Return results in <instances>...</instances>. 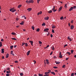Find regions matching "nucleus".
Wrapping results in <instances>:
<instances>
[{
  "mask_svg": "<svg viewBox=\"0 0 76 76\" xmlns=\"http://www.w3.org/2000/svg\"><path fill=\"white\" fill-rule=\"evenodd\" d=\"M15 63H18V61H15Z\"/></svg>",
  "mask_w": 76,
  "mask_h": 76,
  "instance_id": "55",
  "label": "nucleus"
},
{
  "mask_svg": "<svg viewBox=\"0 0 76 76\" xmlns=\"http://www.w3.org/2000/svg\"><path fill=\"white\" fill-rule=\"evenodd\" d=\"M53 68L54 69H57L58 68V67L57 66H54Z\"/></svg>",
  "mask_w": 76,
  "mask_h": 76,
  "instance_id": "41",
  "label": "nucleus"
},
{
  "mask_svg": "<svg viewBox=\"0 0 76 76\" xmlns=\"http://www.w3.org/2000/svg\"><path fill=\"white\" fill-rule=\"evenodd\" d=\"M10 11L11 12H12V13H13L14 12H16V10L15 9V7H13L12 8L10 9Z\"/></svg>",
  "mask_w": 76,
  "mask_h": 76,
  "instance_id": "1",
  "label": "nucleus"
},
{
  "mask_svg": "<svg viewBox=\"0 0 76 76\" xmlns=\"http://www.w3.org/2000/svg\"><path fill=\"white\" fill-rule=\"evenodd\" d=\"M59 58H62L63 57L62 55H59Z\"/></svg>",
  "mask_w": 76,
  "mask_h": 76,
  "instance_id": "28",
  "label": "nucleus"
},
{
  "mask_svg": "<svg viewBox=\"0 0 76 76\" xmlns=\"http://www.w3.org/2000/svg\"><path fill=\"white\" fill-rule=\"evenodd\" d=\"M66 46H67V44H66V45H65L64 46V47H66Z\"/></svg>",
  "mask_w": 76,
  "mask_h": 76,
  "instance_id": "45",
  "label": "nucleus"
},
{
  "mask_svg": "<svg viewBox=\"0 0 76 76\" xmlns=\"http://www.w3.org/2000/svg\"><path fill=\"white\" fill-rule=\"evenodd\" d=\"M6 58H8L9 57V54L7 53L6 55Z\"/></svg>",
  "mask_w": 76,
  "mask_h": 76,
  "instance_id": "22",
  "label": "nucleus"
},
{
  "mask_svg": "<svg viewBox=\"0 0 76 76\" xmlns=\"http://www.w3.org/2000/svg\"><path fill=\"white\" fill-rule=\"evenodd\" d=\"M18 20H19V19L18 18H16V20L18 21Z\"/></svg>",
  "mask_w": 76,
  "mask_h": 76,
  "instance_id": "59",
  "label": "nucleus"
},
{
  "mask_svg": "<svg viewBox=\"0 0 76 76\" xmlns=\"http://www.w3.org/2000/svg\"><path fill=\"white\" fill-rule=\"evenodd\" d=\"M64 7H67V4H66L65 5V6H64Z\"/></svg>",
  "mask_w": 76,
  "mask_h": 76,
  "instance_id": "54",
  "label": "nucleus"
},
{
  "mask_svg": "<svg viewBox=\"0 0 76 76\" xmlns=\"http://www.w3.org/2000/svg\"><path fill=\"white\" fill-rule=\"evenodd\" d=\"M73 51H74V50H71V53L72 54H73Z\"/></svg>",
  "mask_w": 76,
  "mask_h": 76,
  "instance_id": "43",
  "label": "nucleus"
},
{
  "mask_svg": "<svg viewBox=\"0 0 76 76\" xmlns=\"http://www.w3.org/2000/svg\"><path fill=\"white\" fill-rule=\"evenodd\" d=\"M50 36H51V38H52L53 37V34H50Z\"/></svg>",
  "mask_w": 76,
  "mask_h": 76,
  "instance_id": "52",
  "label": "nucleus"
},
{
  "mask_svg": "<svg viewBox=\"0 0 76 76\" xmlns=\"http://www.w3.org/2000/svg\"><path fill=\"white\" fill-rule=\"evenodd\" d=\"M24 23V22L22 21L21 23H20V25H23Z\"/></svg>",
  "mask_w": 76,
  "mask_h": 76,
  "instance_id": "19",
  "label": "nucleus"
},
{
  "mask_svg": "<svg viewBox=\"0 0 76 76\" xmlns=\"http://www.w3.org/2000/svg\"><path fill=\"white\" fill-rule=\"evenodd\" d=\"M6 76H10V74H7L6 75Z\"/></svg>",
  "mask_w": 76,
  "mask_h": 76,
  "instance_id": "46",
  "label": "nucleus"
},
{
  "mask_svg": "<svg viewBox=\"0 0 76 76\" xmlns=\"http://www.w3.org/2000/svg\"><path fill=\"white\" fill-rule=\"evenodd\" d=\"M11 39H12V40H17V39H16V38H11Z\"/></svg>",
  "mask_w": 76,
  "mask_h": 76,
  "instance_id": "29",
  "label": "nucleus"
},
{
  "mask_svg": "<svg viewBox=\"0 0 76 76\" xmlns=\"http://www.w3.org/2000/svg\"><path fill=\"white\" fill-rule=\"evenodd\" d=\"M65 65H64L62 67L63 68H64L65 67Z\"/></svg>",
  "mask_w": 76,
  "mask_h": 76,
  "instance_id": "47",
  "label": "nucleus"
},
{
  "mask_svg": "<svg viewBox=\"0 0 76 76\" xmlns=\"http://www.w3.org/2000/svg\"><path fill=\"white\" fill-rule=\"evenodd\" d=\"M36 31H37V32H39V28H37L36 30Z\"/></svg>",
  "mask_w": 76,
  "mask_h": 76,
  "instance_id": "34",
  "label": "nucleus"
},
{
  "mask_svg": "<svg viewBox=\"0 0 76 76\" xmlns=\"http://www.w3.org/2000/svg\"><path fill=\"white\" fill-rule=\"evenodd\" d=\"M33 61L34 62V64H35L36 63V61H35L34 60Z\"/></svg>",
  "mask_w": 76,
  "mask_h": 76,
  "instance_id": "50",
  "label": "nucleus"
},
{
  "mask_svg": "<svg viewBox=\"0 0 76 76\" xmlns=\"http://www.w3.org/2000/svg\"><path fill=\"white\" fill-rule=\"evenodd\" d=\"M11 54L13 56H15V54H13V52L12 50L11 51Z\"/></svg>",
  "mask_w": 76,
  "mask_h": 76,
  "instance_id": "6",
  "label": "nucleus"
},
{
  "mask_svg": "<svg viewBox=\"0 0 76 76\" xmlns=\"http://www.w3.org/2000/svg\"><path fill=\"white\" fill-rule=\"evenodd\" d=\"M42 26H45V23H43L42 24Z\"/></svg>",
  "mask_w": 76,
  "mask_h": 76,
  "instance_id": "26",
  "label": "nucleus"
},
{
  "mask_svg": "<svg viewBox=\"0 0 76 76\" xmlns=\"http://www.w3.org/2000/svg\"><path fill=\"white\" fill-rule=\"evenodd\" d=\"M7 70H10V68H8L7 69Z\"/></svg>",
  "mask_w": 76,
  "mask_h": 76,
  "instance_id": "56",
  "label": "nucleus"
},
{
  "mask_svg": "<svg viewBox=\"0 0 76 76\" xmlns=\"http://www.w3.org/2000/svg\"><path fill=\"white\" fill-rule=\"evenodd\" d=\"M71 23H73V20H72L71 21Z\"/></svg>",
  "mask_w": 76,
  "mask_h": 76,
  "instance_id": "53",
  "label": "nucleus"
},
{
  "mask_svg": "<svg viewBox=\"0 0 76 76\" xmlns=\"http://www.w3.org/2000/svg\"><path fill=\"white\" fill-rule=\"evenodd\" d=\"M21 6H22V5H19L18 6V8H20V7Z\"/></svg>",
  "mask_w": 76,
  "mask_h": 76,
  "instance_id": "31",
  "label": "nucleus"
},
{
  "mask_svg": "<svg viewBox=\"0 0 76 76\" xmlns=\"http://www.w3.org/2000/svg\"><path fill=\"white\" fill-rule=\"evenodd\" d=\"M49 76V74L45 75H44V76Z\"/></svg>",
  "mask_w": 76,
  "mask_h": 76,
  "instance_id": "48",
  "label": "nucleus"
},
{
  "mask_svg": "<svg viewBox=\"0 0 76 76\" xmlns=\"http://www.w3.org/2000/svg\"><path fill=\"white\" fill-rule=\"evenodd\" d=\"M62 8H63V7H60L58 9V12H60V11L62 9Z\"/></svg>",
  "mask_w": 76,
  "mask_h": 76,
  "instance_id": "3",
  "label": "nucleus"
},
{
  "mask_svg": "<svg viewBox=\"0 0 76 76\" xmlns=\"http://www.w3.org/2000/svg\"><path fill=\"white\" fill-rule=\"evenodd\" d=\"M10 48L11 50H12V48H13V45L11 46L10 47Z\"/></svg>",
  "mask_w": 76,
  "mask_h": 76,
  "instance_id": "35",
  "label": "nucleus"
},
{
  "mask_svg": "<svg viewBox=\"0 0 76 76\" xmlns=\"http://www.w3.org/2000/svg\"><path fill=\"white\" fill-rule=\"evenodd\" d=\"M55 10V7L54 6H53V8L52 9V10L53 11H54Z\"/></svg>",
  "mask_w": 76,
  "mask_h": 76,
  "instance_id": "36",
  "label": "nucleus"
},
{
  "mask_svg": "<svg viewBox=\"0 0 76 76\" xmlns=\"http://www.w3.org/2000/svg\"><path fill=\"white\" fill-rule=\"evenodd\" d=\"M45 20H48L49 19V17L48 16L47 17H45Z\"/></svg>",
  "mask_w": 76,
  "mask_h": 76,
  "instance_id": "8",
  "label": "nucleus"
},
{
  "mask_svg": "<svg viewBox=\"0 0 76 76\" xmlns=\"http://www.w3.org/2000/svg\"><path fill=\"white\" fill-rule=\"evenodd\" d=\"M7 73H9V72L8 71H7Z\"/></svg>",
  "mask_w": 76,
  "mask_h": 76,
  "instance_id": "64",
  "label": "nucleus"
},
{
  "mask_svg": "<svg viewBox=\"0 0 76 76\" xmlns=\"http://www.w3.org/2000/svg\"><path fill=\"white\" fill-rule=\"evenodd\" d=\"M74 29V26L73 25H71V29Z\"/></svg>",
  "mask_w": 76,
  "mask_h": 76,
  "instance_id": "7",
  "label": "nucleus"
},
{
  "mask_svg": "<svg viewBox=\"0 0 76 76\" xmlns=\"http://www.w3.org/2000/svg\"><path fill=\"white\" fill-rule=\"evenodd\" d=\"M39 43L40 44H42V42H41V41H39Z\"/></svg>",
  "mask_w": 76,
  "mask_h": 76,
  "instance_id": "40",
  "label": "nucleus"
},
{
  "mask_svg": "<svg viewBox=\"0 0 76 76\" xmlns=\"http://www.w3.org/2000/svg\"><path fill=\"white\" fill-rule=\"evenodd\" d=\"M27 10H28V12H30V11H31V10H32V8H28L27 9Z\"/></svg>",
  "mask_w": 76,
  "mask_h": 76,
  "instance_id": "4",
  "label": "nucleus"
},
{
  "mask_svg": "<svg viewBox=\"0 0 76 76\" xmlns=\"http://www.w3.org/2000/svg\"><path fill=\"white\" fill-rule=\"evenodd\" d=\"M49 45H48L46 47V48H48V47H49Z\"/></svg>",
  "mask_w": 76,
  "mask_h": 76,
  "instance_id": "60",
  "label": "nucleus"
},
{
  "mask_svg": "<svg viewBox=\"0 0 76 76\" xmlns=\"http://www.w3.org/2000/svg\"><path fill=\"white\" fill-rule=\"evenodd\" d=\"M52 29H54V28H56V26L54 25H53V26H52Z\"/></svg>",
  "mask_w": 76,
  "mask_h": 76,
  "instance_id": "23",
  "label": "nucleus"
},
{
  "mask_svg": "<svg viewBox=\"0 0 76 76\" xmlns=\"http://www.w3.org/2000/svg\"><path fill=\"white\" fill-rule=\"evenodd\" d=\"M11 34L13 35H16V33H15L12 32L11 33Z\"/></svg>",
  "mask_w": 76,
  "mask_h": 76,
  "instance_id": "30",
  "label": "nucleus"
},
{
  "mask_svg": "<svg viewBox=\"0 0 76 76\" xmlns=\"http://www.w3.org/2000/svg\"><path fill=\"white\" fill-rule=\"evenodd\" d=\"M53 54V51H52L51 53H50V55H51Z\"/></svg>",
  "mask_w": 76,
  "mask_h": 76,
  "instance_id": "63",
  "label": "nucleus"
},
{
  "mask_svg": "<svg viewBox=\"0 0 76 76\" xmlns=\"http://www.w3.org/2000/svg\"><path fill=\"white\" fill-rule=\"evenodd\" d=\"M26 3L28 4L29 3H34V1L33 0H30L28 1V0H27L26 1Z\"/></svg>",
  "mask_w": 76,
  "mask_h": 76,
  "instance_id": "2",
  "label": "nucleus"
},
{
  "mask_svg": "<svg viewBox=\"0 0 76 76\" xmlns=\"http://www.w3.org/2000/svg\"><path fill=\"white\" fill-rule=\"evenodd\" d=\"M54 46H53V47H52V50H54Z\"/></svg>",
  "mask_w": 76,
  "mask_h": 76,
  "instance_id": "49",
  "label": "nucleus"
},
{
  "mask_svg": "<svg viewBox=\"0 0 76 76\" xmlns=\"http://www.w3.org/2000/svg\"><path fill=\"white\" fill-rule=\"evenodd\" d=\"M29 53H30V50H29L27 53V56H29Z\"/></svg>",
  "mask_w": 76,
  "mask_h": 76,
  "instance_id": "11",
  "label": "nucleus"
},
{
  "mask_svg": "<svg viewBox=\"0 0 76 76\" xmlns=\"http://www.w3.org/2000/svg\"><path fill=\"white\" fill-rule=\"evenodd\" d=\"M71 76H74V73H72L71 75Z\"/></svg>",
  "mask_w": 76,
  "mask_h": 76,
  "instance_id": "38",
  "label": "nucleus"
},
{
  "mask_svg": "<svg viewBox=\"0 0 76 76\" xmlns=\"http://www.w3.org/2000/svg\"><path fill=\"white\" fill-rule=\"evenodd\" d=\"M73 9V7H72L70 8L69 10V11H71V10H72Z\"/></svg>",
  "mask_w": 76,
  "mask_h": 76,
  "instance_id": "18",
  "label": "nucleus"
},
{
  "mask_svg": "<svg viewBox=\"0 0 76 76\" xmlns=\"http://www.w3.org/2000/svg\"><path fill=\"white\" fill-rule=\"evenodd\" d=\"M68 59H69V58H66V60L67 61V60Z\"/></svg>",
  "mask_w": 76,
  "mask_h": 76,
  "instance_id": "61",
  "label": "nucleus"
},
{
  "mask_svg": "<svg viewBox=\"0 0 76 76\" xmlns=\"http://www.w3.org/2000/svg\"><path fill=\"white\" fill-rule=\"evenodd\" d=\"M25 43L23 42L22 43V45L21 46H23V45H25Z\"/></svg>",
  "mask_w": 76,
  "mask_h": 76,
  "instance_id": "33",
  "label": "nucleus"
},
{
  "mask_svg": "<svg viewBox=\"0 0 76 76\" xmlns=\"http://www.w3.org/2000/svg\"><path fill=\"white\" fill-rule=\"evenodd\" d=\"M42 14V11H41L40 12H39L38 13L37 15H40Z\"/></svg>",
  "mask_w": 76,
  "mask_h": 76,
  "instance_id": "16",
  "label": "nucleus"
},
{
  "mask_svg": "<svg viewBox=\"0 0 76 76\" xmlns=\"http://www.w3.org/2000/svg\"><path fill=\"white\" fill-rule=\"evenodd\" d=\"M4 49L3 48L1 49V53H4Z\"/></svg>",
  "mask_w": 76,
  "mask_h": 76,
  "instance_id": "10",
  "label": "nucleus"
},
{
  "mask_svg": "<svg viewBox=\"0 0 76 76\" xmlns=\"http://www.w3.org/2000/svg\"><path fill=\"white\" fill-rule=\"evenodd\" d=\"M52 12L53 11H52V10H50L49 11H48V13H49V14H50V13H52Z\"/></svg>",
  "mask_w": 76,
  "mask_h": 76,
  "instance_id": "13",
  "label": "nucleus"
},
{
  "mask_svg": "<svg viewBox=\"0 0 76 76\" xmlns=\"http://www.w3.org/2000/svg\"><path fill=\"white\" fill-rule=\"evenodd\" d=\"M48 72H51V70H48Z\"/></svg>",
  "mask_w": 76,
  "mask_h": 76,
  "instance_id": "62",
  "label": "nucleus"
},
{
  "mask_svg": "<svg viewBox=\"0 0 76 76\" xmlns=\"http://www.w3.org/2000/svg\"><path fill=\"white\" fill-rule=\"evenodd\" d=\"M4 41V40H3V39H1V41L3 42V41Z\"/></svg>",
  "mask_w": 76,
  "mask_h": 76,
  "instance_id": "51",
  "label": "nucleus"
},
{
  "mask_svg": "<svg viewBox=\"0 0 76 76\" xmlns=\"http://www.w3.org/2000/svg\"><path fill=\"white\" fill-rule=\"evenodd\" d=\"M16 47H17V45H15L14 46V48H16Z\"/></svg>",
  "mask_w": 76,
  "mask_h": 76,
  "instance_id": "57",
  "label": "nucleus"
},
{
  "mask_svg": "<svg viewBox=\"0 0 76 76\" xmlns=\"http://www.w3.org/2000/svg\"><path fill=\"white\" fill-rule=\"evenodd\" d=\"M55 63H56V64H59L60 62H56L55 61Z\"/></svg>",
  "mask_w": 76,
  "mask_h": 76,
  "instance_id": "15",
  "label": "nucleus"
},
{
  "mask_svg": "<svg viewBox=\"0 0 76 76\" xmlns=\"http://www.w3.org/2000/svg\"><path fill=\"white\" fill-rule=\"evenodd\" d=\"M50 73L51 74H52V75H56V73H55L54 72H51Z\"/></svg>",
  "mask_w": 76,
  "mask_h": 76,
  "instance_id": "12",
  "label": "nucleus"
},
{
  "mask_svg": "<svg viewBox=\"0 0 76 76\" xmlns=\"http://www.w3.org/2000/svg\"><path fill=\"white\" fill-rule=\"evenodd\" d=\"M31 28H32V29H33V30H34H34H35V29H34L35 27H34V26H32L31 27Z\"/></svg>",
  "mask_w": 76,
  "mask_h": 76,
  "instance_id": "24",
  "label": "nucleus"
},
{
  "mask_svg": "<svg viewBox=\"0 0 76 76\" xmlns=\"http://www.w3.org/2000/svg\"><path fill=\"white\" fill-rule=\"evenodd\" d=\"M67 38L68 39H69V40L70 41H72V39H71V38H70L69 37H68Z\"/></svg>",
  "mask_w": 76,
  "mask_h": 76,
  "instance_id": "9",
  "label": "nucleus"
},
{
  "mask_svg": "<svg viewBox=\"0 0 76 76\" xmlns=\"http://www.w3.org/2000/svg\"><path fill=\"white\" fill-rule=\"evenodd\" d=\"M60 19L61 20H62V19H63V17L62 16L61 17Z\"/></svg>",
  "mask_w": 76,
  "mask_h": 76,
  "instance_id": "44",
  "label": "nucleus"
},
{
  "mask_svg": "<svg viewBox=\"0 0 76 76\" xmlns=\"http://www.w3.org/2000/svg\"><path fill=\"white\" fill-rule=\"evenodd\" d=\"M49 60L48 59H46V61L47 63V64H49V62L48 61Z\"/></svg>",
  "mask_w": 76,
  "mask_h": 76,
  "instance_id": "17",
  "label": "nucleus"
},
{
  "mask_svg": "<svg viewBox=\"0 0 76 76\" xmlns=\"http://www.w3.org/2000/svg\"><path fill=\"white\" fill-rule=\"evenodd\" d=\"M20 76H23V74L22 73H20Z\"/></svg>",
  "mask_w": 76,
  "mask_h": 76,
  "instance_id": "39",
  "label": "nucleus"
},
{
  "mask_svg": "<svg viewBox=\"0 0 76 76\" xmlns=\"http://www.w3.org/2000/svg\"><path fill=\"white\" fill-rule=\"evenodd\" d=\"M29 42H30L31 44V45H32V46L33 45V42L32 41H31V40H29Z\"/></svg>",
  "mask_w": 76,
  "mask_h": 76,
  "instance_id": "5",
  "label": "nucleus"
},
{
  "mask_svg": "<svg viewBox=\"0 0 76 76\" xmlns=\"http://www.w3.org/2000/svg\"><path fill=\"white\" fill-rule=\"evenodd\" d=\"M72 7L73 9H76V7L75 6L73 7Z\"/></svg>",
  "mask_w": 76,
  "mask_h": 76,
  "instance_id": "27",
  "label": "nucleus"
},
{
  "mask_svg": "<svg viewBox=\"0 0 76 76\" xmlns=\"http://www.w3.org/2000/svg\"><path fill=\"white\" fill-rule=\"evenodd\" d=\"M49 73H50L49 72H45V75H48V74H49Z\"/></svg>",
  "mask_w": 76,
  "mask_h": 76,
  "instance_id": "20",
  "label": "nucleus"
},
{
  "mask_svg": "<svg viewBox=\"0 0 76 76\" xmlns=\"http://www.w3.org/2000/svg\"><path fill=\"white\" fill-rule=\"evenodd\" d=\"M26 47H27V46H28V43H25Z\"/></svg>",
  "mask_w": 76,
  "mask_h": 76,
  "instance_id": "37",
  "label": "nucleus"
},
{
  "mask_svg": "<svg viewBox=\"0 0 76 76\" xmlns=\"http://www.w3.org/2000/svg\"><path fill=\"white\" fill-rule=\"evenodd\" d=\"M49 30V29L48 28H45L44 30V31H48Z\"/></svg>",
  "mask_w": 76,
  "mask_h": 76,
  "instance_id": "14",
  "label": "nucleus"
},
{
  "mask_svg": "<svg viewBox=\"0 0 76 76\" xmlns=\"http://www.w3.org/2000/svg\"><path fill=\"white\" fill-rule=\"evenodd\" d=\"M66 53L67 54H68V55H70V54H71V53H70L69 52H67Z\"/></svg>",
  "mask_w": 76,
  "mask_h": 76,
  "instance_id": "32",
  "label": "nucleus"
},
{
  "mask_svg": "<svg viewBox=\"0 0 76 76\" xmlns=\"http://www.w3.org/2000/svg\"><path fill=\"white\" fill-rule=\"evenodd\" d=\"M2 42H0V47H2Z\"/></svg>",
  "mask_w": 76,
  "mask_h": 76,
  "instance_id": "21",
  "label": "nucleus"
},
{
  "mask_svg": "<svg viewBox=\"0 0 76 76\" xmlns=\"http://www.w3.org/2000/svg\"><path fill=\"white\" fill-rule=\"evenodd\" d=\"M38 75H39V76H43V74H41L39 73Z\"/></svg>",
  "mask_w": 76,
  "mask_h": 76,
  "instance_id": "25",
  "label": "nucleus"
},
{
  "mask_svg": "<svg viewBox=\"0 0 76 76\" xmlns=\"http://www.w3.org/2000/svg\"><path fill=\"white\" fill-rule=\"evenodd\" d=\"M57 11V10H54L53 11V12H55Z\"/></svg>",
  "mask_w": 76,
  "mask_h": 76,
  "instance_id": "58",
  "label": "nucleus"
},
{
  "mask_svg": "<svg viewBox=\"0 0 76 76\" xmlns=\"http://www.w3.org/2000/svg\"><path fill=\"white\" fill-rule=\"evenodd\" d=\"M52 32H53V33H54V30L53 29H52Z\"/></svg>",
  "mask_w": 76,
  "mask_h": 76,
  "instance_id": "42",
  "label": "nucleus"
}]
</instances>
